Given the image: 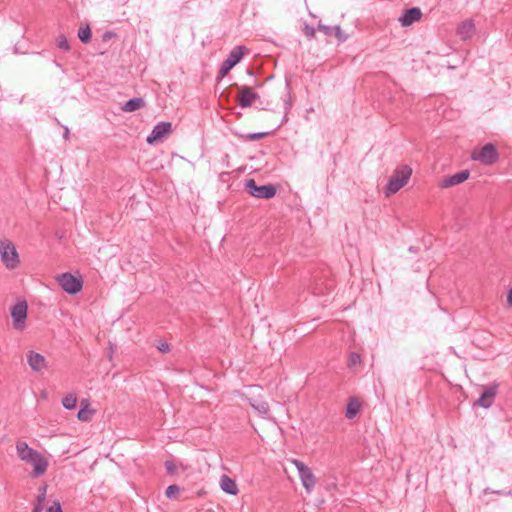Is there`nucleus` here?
Instances as JSON below:
<instances>
[{
    "label": "nucleus",
    "mask_w": 512,
    "mask_h": 512,
    "mask_svg": "<svg viewBox=\"0 0 512 512\" xmlns=\"http://www.w3.org/2000/svg\"><path fill=\"white\" fill-rule=\"evenodd\" d=\"M413 169L409 165H400L392 171L386 184V196L397 193L406 186L412 176Z\"/></svg>",
    "instance_id": "obj_1"
},
{
    "label": "nucleus",
    "mask_w": 512,
    "mask_h": 512,
    "mask_svg": "<svg viewBox=\"0 0 512 512\" xmlns=\"http://www.w3.org/2000/svg\"><path fill=\"white\" fill-rule=\"evenodd\" d=\"M0 258L3 265L9 270H14L20 265L19 254L11 240L0 241Z\"/></svg>",
    "instance_id": "obj_2"
},
{
    "label": "nucleus",
    "mask_w": 512,
    "mask_h": 512,
    "mask_svg": "<svg viewBox=\"0 0 512 512\" xmlns=\"http://www.w3.org/2000/svg\"><path fill=\"white\" fill-rule=\"evenodd\" d=\"M291 463L296 467L305 491L308 494L312 493L317 483V479L313 471L300 460L292 459Z\"/></svg>",
    "instance_id": "obj_3"
},
{
    "label": "nucleus",
    "mask_w": 512,
    "mask_h": 512,
    "mask_svg": "<svg viewBox=\"0 0 512 512\" xmlns=\"http://www.w3.org/2000/svg\"><path fill=\"white\" fill-rule=\"evenodd\" d=\"M471 158L484 165H492L497 162L499 155L493 144H486L480 149H474Z\"/></svg>",
    "instance_id": "obj_4"
},
{
    "label": "nucleus",
    "mask_w": 512,
    "mask_h": 512,
    "mask_svg": "<svg viewBox=\"0 0 512 512\" xmlns=\"http://www.w3.org/2000/svg\"><path fill=\"white\" fill-rule=\"evenodd\" d=\"M27 311L25 301H20L11 308L12 326L15 330L23 331L26 328Z\"/></svg>",
    "instance_id": "obj_5"
},
{
    "label": "nucleus",
    "mask_w": 512,
    "mask_h": 512,
    "mask_svg": "<svg viewBox=\"0 0 512 512\" xmlns=\"http://www.w3.org/2000/svg\"><path fill=\"white\" fill-rule=\"evenodd\" d=\"M57 282L61 288L68 294H76L82 289V279L75 277L71 273H63L57 276Z\"/></svg>",
    "instance_id": "obj_6"
},
{
    "label": "nucleus",
    "mask_w": 512,
    "mask_h": 512,
    "mask_svg": "<svg viewBox=\"0 0 512 512\" xmlns=\"http://www.w3.org/2000/svg\"><path fill=\"white\" fill-rule=\"evenodd\" d=\"M246 190L250 195L260 199H270L276 194V189L272 185L258 186L253 179L247 180L245 184Z\"/></svg>",
    "instance_id": "obj_7"
},
{
    "label": "nucleus",
    "mask_w": 512,
    "mask_h": 512,
    "mask_svg": "<svg viewBox=\"0 0 512 512\" xmlns=\"http://www.w3.org/2000/svg\"><path fill=\"white\" fill-rule=\"evenodd\" d=\"M244 48L242 46L235 47L222 63L219 74L221 77H224L228 74V72L242 59L244 55Z\"/></svg>",
    "instance_id": "obj_8"
},
{
    "label": "nucleus",
    "mask_w": 512,
    "mask_h": 512,
    "mask_svg": "<svg viewBox=\"0 0 512 512\" xmlns=\"http://www.w3.org/2000/svg\"><path fill=\"white\" fill-rule=\"evenodd\" d=\"M25 464L32 466L31 477L38 478L44 475L48 469L49 462L46 457H44L40 452L37 456L32 457Z\"/></svg>",
    "instance_id": "obj_9"
},
{
    "label": "nucleus",
    "mask_w": 512,
    "mask_h": 512,
    "mask_svg": "<svg viewBox=\"0 0 512 512\" xmlns=\"http://www.w3.org/2000/svg\"><path fill=\"white\" fill-rule=\"evenodd\" d=\"M25 464L32 466L31 477L38 478L44 475L48 469L49 462L46 457H44L40 452L37 456L32 457Z\"/></svg>",
    "instance_id": "obj_10"
},
{
    "label": "nucleus",
    "mask_w": 512,
    "mask_h": 512,
    "mask_svg": "<svg viewBox=\"0 0 512 512\" xmlns=\"http://www.w3.org/2000/svg\"><path fill=\"white\" fill-rule=\"evenodd\" d=\"M16 455L22 462H28L32 457L37 456L39 451L33 449L24 440H17L15 443Z\"/></svg>",
    "instance_id": "obj_11"
},
{
    "label": "nucleus",
    "mask_w": 512,
    "mask_h": 512,
    "mask_svg": "<svg viewBox=\"0 0 512 512\" xmlns=\"http://www.w3.org/2000/svg\"><path fill=\"white\" fill-rule=\"evenodd\" d=\"M27 363L34 372H42L47 368L46 358L35 351L27 352Z\"/></svg>",
    "instance_id": "obj_12"
},
{
    "label": "nucleus",
    "mask_w": 512,
    "mask_h": 512,
    "mask_svg": "<svg viewBox=\"0 0 512 512\" xmlns=\"http://www.w3.org/2000/svg\"><path fill=\"white\" fill-rule=\"evenodd\" d=\"M258 94H256L253 89L249 86H241L239 87V92L237 96L238 104L242 108H246L252 105V103L258 99Z\"/></svg>",
    "instance_id": "obj_13"
},
{
    "label": "nucleus",
    "mask_w": 512,
    "mask_h": 512,
    "mask_svg": "<svg viewBox=\"0 0 512 512\" xmlns=\"http://www.w3.org/2000/svg\"><path fill=\"white\" fill-rule=\"evenodd\" d=\"M171 123L160 122L152 130L151 134L147 137L146 141L149 144H154L171 132Z\"/></svg>",
    "instance_id": "obj_14"
},
{
    "label": "nucleus",
    "mask_w": 512,
    "mask_h": 512,
    "mask_svg": "<svg viewBox=\"0 0 512 512\" xmlns=\"http://www.w3.org/2000/svg\"><path fill=\"white\" fill-rule=\"evenodd\" d=\"M496 393V385L486 388L481 397L475 402V405L483 408H489L493 404Z\"/></svg>",
    "instance_id": "obj_15"
},
{
    "label": "nucleus",
    "mask_w": 512,
    "mask_h": 512,
    "mask_svg": "<svg viewBox=\"0 0 512 512\" xmlns=\"http://www.w3.org/2000/svg\"><path fill=\"white\" fill-rule=\"evenodd\" d=\"M421 17V10L417 7H414L406 10L403 16L399 18V22L402 26H410L413 23L420 21Z\"/></svg>",
    "instance_id": "obj_16"
},
{
    "label": "nucleus",
    "mask_w": 512,
    "mask_h": 512,
    "mask_svg": "<svg viewBox=\"0 0 512 512\" xmlns=\"http://www.w3.org/2000/svg\"><path fill=\"white\" fill-rule=\"evenodd\" d=\"M469 171L468 170H463V171H460L454 175H451L449 177H446L441 186L444 187V188H447V187H451V186H455V185H458V184H461L463 183L464 181H466L468 178H469Z\"/></svg>",
    "instance_id": "obj_17"
},
{
    "label": "nucleus",
    "mask_w": 512,
    "mask_h": 512,
    "mask_svg": "<svg viewBox=\"0 0 512 512\" xmlns=\"http://www.w3.org/2000/svg\"><path fill=\"white\" fill-rule=\"evenodd\" d=\"M219 484L221 490L229 495H237L239 492L236 482L225 474L221 476Z\"/></svg>",
    "instance_id": "obj_18"
},
{
    "label": "nucleus",
    "mask_w": 512,
    "mask_h": 512,
    "mask_svg": "<svg viewBox=\"0 0 512 512\" xmlns=\"http://www.w3.org/2000/svg\"><path fill=\"white\" fill-rule=\"evenodd\" d=\"M474 31H475L474 23L470 20H466V21L462 22L457 29L458 35L463 40L471 38L472 35L474 34Z\"/></svg>",
    "instance_id": "obj_19"
},
{
    "label": "nucleus",
    "mask_w": 512,
    "mask_h": 512,
    "mask_svg": "<svg viewBox=\"0 0 512 512\" xmlns=\"http://www.w3.org/2000/svg\"><path fill=\"white\" fill-rule=\"evenodd\" d=\"M80 404L81 408L77 414L78 420L83 422L89 421L94 414V410L90 409V403L88 399H82Z\"/></svg>",
    "instance_id": "obj_20"
},
{
    "label": "nucleus",
    "mask_w": 512,
    "mask_h": 512,
    "mask_svg": "<svg viewBox=\"0 0 512 512\" xmlns=\"http://www.w3.org/2000/svg\"><path fill=\"white\" fill-rule=\"evenodd\" d=\"M361 402L357 398H351L346 406V417L353 419L359 413Z\"/></svg>",
    "instance_id": "obj_21"
},
{
    "label": "nucleus",
    "mask_w": 512,
    "mask_h": 512,
    "mask_svg": "<svg viewBox=\"0 0 512 512\" xmlns=\"http://www.w3.org/2000/svg\"><path fill=\"white\" fill-rule=\"evenodd\" d=\"M144 106V100L142 98L136 97L125 102L121 109L124 112H134Z\"/></svg>",
    "instance_id": "obj_22"
},
{
    "label": "nucleus",
    "mask_w": 512,
    "mask_h": 512,
    "mask_svg": "<svg viewBox=\"0 0 512 512\" xmlns=\"http://www.w3.org/2000/svg\"><path fill=\"white\" fill-rule=\"evenodd\" d=\"M249 403L253 409H255L260 415L265 416L269 412V405L263 400H249Z\"/></svg>",
    "instance_id": "obj_23"
},
{
    "label": "nucleus",
    "mask_w": 512,
    "mask_h": 512,
    "mask_svg": "<svg viewBox=\"0 0 512 512\" xmlns=\"http://www.w3.org/2000/svg\"><path fill=\"white\" fill-rule=\"evenodd\" d=\"M76 404L77 397L74 393H69L62 399V405L67 410L74 409L76 407Z\"/></svg>",
    "instance_id": "obj_24"
},
{
    "label": "nucleus",
    "mask_w": 512,
    "mask_h": 512,
    "mask_svg": "<svg viewBox=\"0 0 512 512\" xmlns=\"http://www.w3.org/2000/svg\"><path fill=\"white\" fill-rule=\"evenodd\" d=\"M347 365L352 370H357L361 365V357L356 352H351L348 356Z\"/></svg>",
    "instance_id": "obj_25"
},
{
    "label": "nucleus",
    "mask_w": 512,
    "mask_h": 512,
    "mask_svg": "<svg viewBox=\"0 0 512 512\" xmlns=\"http://www.w3.org/2000/svg\"><path fill=\"white\" fill-rule=\"evenodd\" d=\"M78 37L83 43H88L91 39V29L88 25L80 27Z\"/></svg>",
    "instance_id": "obj_26"
},
{
    "label": "nucleus",
    "mask_w": 512,
    "mask_h": 512,
    "mask_svg": "<svg viewBox=\"0 0 512 512\" xmlns=\"http://www.w3.org/2000/svg\"><path fill=\"white\" fill-rule=\"evenodd\" d=\"M179 492L180 487L178 485H170L167 487L165 494L168 498H175Z\"/></svg>",
    "instance_id": "obj_27"
},
{
    "label": "nucleus",
    "mask_w": 512,
    "mask_h": 512,
    "mask_svg": "<svg viewBox=\"0 0 512 512\" xmlns=\"http://www.w3.org/2000/svg\"><path fill=\"white\" fill-rule=\"evenodd\" d=\"M302 32L308 39H312L315 36L316 31L313 26L305 24L302 28Z\"/></svg>",
    "instance_id": "obj_28"
},
{
    "label": "nucleus",
    "mask_w": 512,
    "mask_h": 512,
    "mask_svg": "<svg viewBox=\"0 0 512 512\" xmlns=\"http://www.w3.org/2000/svg\"><path fill=\"white\" fill-rule=\"evenodd\" d=\"M57 44H58V47L62 50H69L70 49V45L66 39L65 36L61 35L57 38Z\"/></svg>",
    "instance_id": "obj_29"
},
{
    "label": "nucleus",
    "mask_w": 512,
    "mask_h": 512,
    "mask_svg": "<svg viewBox=\"0 0 512 512\" xmlns=\"http://www.w3.org/2000/svg\"><path fill=\"white\" fill-rule=\"evenodd\" d=\"M46 491H47V487L46 486H43V487L40 488L39 494L37 496V504L44 505V502L46 500Z\"/></svg>",
    "instance_id": "obj_30"
},
{
    "label": "nucleus",
    "mask_w": 512,
    "mask_h": 512,
    "mask_svg": "<svg viewBox=\"0 0 512 512\" xmlns=\"http://www.w3.org/2000/svg\"><path fill=\"white\" fill-rule=\"evenodd\" d=\"M268 133L267 132H260V133H250L246 136V139L248 140H251V141H254V140H259V139H262L264 138L265 136H267Z\"/></svg>",
    "instance_id": "obj_31"
},
{
    "label": "nucleus",
    "mask_w": 512,
    "mask_h": 512,
    "mask_svg": "<svg viewBox=\"0 0 512 512\" xmlns=\"http://www.w3.org/2000/svg\"><path fill=\"white\" fill-rule=\"evenodd\" d=\"M46 512H62L61 504L58 501H55Z\"/></svg>",
    "instance_id": "obj_32"
},
{
    "label": "nucleus",
    "mask_w": 512,
    "mask_h": 512,
    "mask_svg": "<svg viewBox=\"0 0 512 512\" xmlns=\"http://www.w3.org/2000/svg\"><path fill=\"white\" fill-rule=\"evenodd\" d=\"M157 349L162 353H167L170 351V345L166 342H161L157 345Z\"/></svg>",
    "instance_id": "obj_33"
},
{
    "label": "nucleus",
    "mask_w": 512,
    "mask_h": 512,
    "mask_svg": "<svg viewBox=\"0 0 512 512\" xmlns=\"http://www.w3.org/2000/svg\"><path fill=\"white\" fill-rule=\"evenodd\" d=\"M165 468L169 474H173L176 471V465L172 461H166Z\"/></svg>",
    "instance_id": "obj_34"
},
{
    "label": "nucleus",
    "mask_w": 512,
    "mask_h": 512,
    "mask_svg": "<svg viewBox=\"0 0 512 512\" xmlns=\"http://www.w3.org/2000/svg\"><path fill=\"white\" fill-rule=\"evenodd\" d=\"M318 29H319L320 31H322L324 34H326V35H330V34H331V32H332V30H333L334 28L329 27V26H325V25H321V24H320V25L318 26Z\"/></svg>",
    "instance_id": "obj_35"
},
{
    "label": "nucleus",
    "mask_w": 512,
    "mask_h": 512,
    "mask_svg": "<svg viewBox=\"0 0 512 512\" xmlns=\"http://www.w3.org/2000/svg\"><path fill=\"white\" fill-rule=\"evenodd\" d=\"M506 304L507 307L512 308V287L507 292Z\"/></svg>",
    "instance_id": "obj_36"
},
{
    "label": "nucleus",
    "mask_w": 512,
    "mask_h": 512,
    "mask_svg": "<svg viewBox=\"0 0 512 512\" xmlns=\"http://www.w3.org/2000/svg\"><path fill=\"white\" fill-rule=\"evenodd\" d=\"M333 30H335V36H336L339 40H341V41L345 40V37H343V36H342V31H341V29H340V27H339V26H335Z\"/></svg>",
    "instance_id": "obj_37"
},
{
    "label": "nucleus",
    "mask_w": 512,
    "mask_h": 512,
    "mask_svg": "<svg viewBox=\"0 0 512 512\" xmlns=\"http://www.w3.org/2000/svg\"><path fill=\"white\" fill-rule=\"evenodd\" d=\"M42 511H43V505L36 503L32 512H42Z\"/></svg>",
    "instance_id": "obj_38"
},
{
    "label": "nucleus",
    "mask_w": 512,
    "mask_h": 512,
    "mask_svg": "<svg viewBox=\"0 0 512 512\" xmlns=\"http://www.w3.org/2000/svg\"><path fill=\"white\" fill-rule=\"evenodd\" d=\"M69 134H70V131H69L68 127H65L63 137L65 139H68L69 138Z\"/></svg>",
    "instance_id": "obj_39"
}]
</instances>
